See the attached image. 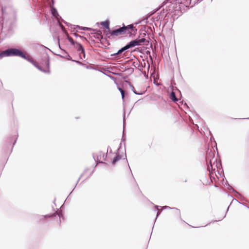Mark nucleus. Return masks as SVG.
Returning <instances> with one entry per match:
<instances>
[{
	"instance_id": "f257e3e1",
	"label": "nucleus",
	"mask_w": 249,
	"mask_h": 249,
	"mask_svg": "<svg viewBox=\"0 0 249 249\" xmlns=\"http://www.w3.org/2000/svg\"><path fill=\"white\" fill-rule=\"evenodd\" d=\"M16 56L24 57V53L20 50L16 48H9L0 53V57Z\"/></svg>"
},
{
	"instance_id": "f03ea898",
	"label": "nucleus",
	"mask_w": 249,
	"mask_h": 249,
	"mask_svg": "<svg viewBox=\"0 0 249 249\" xmlns=\"http://www.w3.org/2000/svg\"><path fill=\"white\" fill-rule=\"evenodd\" d=\"M164 5L168 4L166 7H172L173 9L177 8V4H179V8H181V5L188 7L191 4V0H167L163 2Z\"/></svg>"
},
{
	"instance_id": "7ed1b4c3",
	"label": "nucleus",
	"mask_w": 249,
	"mask_h": 249,
	"mask_svg": "<svg viewBox=\"0 0 249 249\" xmlns=\"http://www.w3.org/2000/svg\"><path fill=\"white\" fill-rule=\"evenodd\" d=\"M214 157V154L213 151L211 149H208L206 154V160L208 162L209 161V163L207 165V169L210 172V177H212L213 175V170H215V169L213 168V166L212 165V160Z\"/></svg>"
},
{
	"instance_id": "20e7f679",
	"label": "nucleus",
	"mask_w": 249,
	"mask_h": 249,
	"mask_svg": "<svg viewBox=\"0 0 249 249\" xmlns=\"http://www.w3.org/2000/svg\"><path fill=\"white\" fill-rule=\"evenodd\" d=\"M24 57H22V58L27 60L28 62H29L31 63H32L34 66H35L38 69H39L41 71H43V72H44L45 73H49L50 71H49V60H47L46 61V64L47 65L48 68H47V70H45L42 69L40 66H39L36 64V63L33 60V59L32 58L31 56H30L29 54L24 53Z\"/></svg>"
},
{
	"instance_id": "39448f33",
	"label": "nucleus",
	"mask_w": 249,
	"mask_h": 249,
	"mask_svg": "<svg viewBox=\"0 0 249 249\" xmlns=\"http://www.w3.org/2000/svg\"><path fill=\"white\" fill-rule=\"evenodd\" d=\"M145 41V39L142 38L141 39L137 38L135 40H132L127 43L125 46L126 48L128 49L134 47L136 46H140L141 44Z\"/></svg>"
},
{
	"instance_id": "423d86ee",
	"label": "nucleus",
	"mask_w": 249,
	"mask_h": 249,
	"mask_svg": "<svg viewBox=\"0 0 249 249\" xmlns=\"http://www.w3.org/2000/svg\"><path fill=\"white\" fill-rule=\"evenodd\" d=\"M75 48L77 50L79 53V57L81 59H84L86 58V54L85 52V49L83 46L79 43L76 42L75 44L74 45Z\"/></svg>"
},
{
	"instance_id": "0eeeda50",
	"label": "nucleus",
	"mask_w": 249,
	"mask_h": 249,
	"mask_svg": "<svg viewBox=\"0 0 249 249\" xmlns=\"http://www.w3.org/2000/svg\"><path fill=\"white\" fill-rule=\"evenodd\" d=\"M126 29L124 28L123 27H120L118 29H116L115 30H112L111 32H110V34L111 36H118L119 35H123L125 33V30Z\"/></svg>"
},
{
	"instance_id": "6e6552de",
	"label": "nucleus",
	"mask_w": 249,
	"mask_h": 249,
	"mask_svg": "<svg viewBox=\"0 0 249 249\" xmlns=\"http://www.w3.org/2000/svg\"><path fill=\"white\" fill-rule=\"evenodd\" d=\"M123 27L126 29L125 30V34H131L132 32L134 30V26L132 24L129 25L127 26H125L124 25Z\"/></svg>"
},
{
	"instance_id": "1a4fd4ad",
	"label": "nucleus",
	"mask_w": 249,
	"mask_h": 249,
	"mask_svg": "<svg viewBox=\"0 0 249 249\" xmlns=\"http://www.w3.org/2000/svg\"><path fill=\"white\" fill-rule=\"evenodd\" d=\"M50 7L51 8V12H52V15H53V17H54L55 18H56L57 19H58L59 15L57 13L56 9L55 8H54L53 7V6H52L51 5H50Z\"/></svg>"
},
{
	"instance_id": "9d476101",
	"label": "nucleus",
	"mask_w": 249,
	"mask_h": 249,
	"mask_svg": "<svg viewBox=\"0 0 249 249\" xmlns=\"http://www.w3.org/2000/svg\"><path fill=\"white\" fill-rule=\"evenodd\" d=\"M127 50V49L126 48V46H124V47L122 48L121 49H120L117 53H114L113 54H112V56H118L119 55L121 54L123 52Z\"/></svg>"
},
{
	"instance_id": "9b49d317",
	"label": "nucleus",
	"mask_w": 249,
	"mask_h": 249,
	"mask_svg": "<svg viewBox=\"0 0 249 249\" xmlns=\"http://www.w3.org/2000/svg\"><path fill=\"white\" fill-rule=\"evenodd\" d=\"M170 99L174 102L178 101V99L176 97V94L174 92L172 91L170 95Z\"/></svg>"
},
{
	"instance_id": "f8f14e48",
	"label": "nucleus",
	"mask_w": 249,
	"mask_h": 249,
	"mask_svg": "<svg viewBox=\"0 0 249 249\" xmlns=\"http://www.w3.org/2000/svg\"><path fill=\"white\" fill-rule=\"evenodd\" d=\"M101 24L104 26L106 29L109 30V22L107 21H104L101 23Z\"/></svg>"
},
{
	"instance_id": "ddd939ff",
	"label": "nucleus",
	"mask_w": 249,
	"mask_h": 249,
	"mask_svg": "<svg viewBox=\"0 0 249 249\" xmlns=\"http://www.w3.org/2000/svg\"><path fill=\"white\" fill-rule=\"evenodd\" d=\"M121 159V158L120 157L119 155H117L116 157H115L112 160V164H115L116 162H117L119 160Z\"/></svg>"
},
{
	"instance_id": "4468645a",
	"label": "nucleus",
	"mask_w": 249,
	"mask_h": 249,
	"mask_svg": "<svg viewBox=\"0 0 249 249\" xmlns=\"http://www.w3.org/2000/svg\"><path fill=\"white\" fill-rule=\"evenodd\" d=\"M68 39L69 40V41L72 45H74L75 44V43L76 42H75L73 39L70 36H68Z\"/></svg>"
},
{
	"instance_id": "2eb2a0df",
	"label": "nucleus",
	"mask_w": 249,
	"mask_h": 249,
	"mask_svg": "<svg viewBox=\"0 0 249 249\" xmlns=\"http://www.w3.org/2000/svg\"><path fill=\"white\" fill-rule=\"evenodd\" d=\"M131 89H132V91H133V92H134L135 94H137V95H141V94H143V93H142V92H137V91L135 90V89L134 87L133 86H131Z\"/></svg>"
},
{
	"instance_id": "dca6fc26",
	"label": "nucleus",
	"mask_w": 249,
	"mask_h": 249,
	"mask_svg": "<svg viewBox=\"0 0 249 249\" xmlns=\"http://www.w3.org/2000/svg\"><path fill=\"white\" fill-rule=\"evenodd\" d=\"M76 27L79 28L81 30H83L84 31H89L91 30L90 28H88V27H80L79 26H76Z\"/></svg>"
},
{
	"instance_id": "f3484780",
	"label": "nucleus",
	"mask_w": 249,
	"mask_h": 249,
	"mask_svg": "<svg viewBox=\"0 0 249 249\" xmlns=\"http://www.w3.org/2000/svg\"><path fill=\"white\" fill-rule=\"evenodd\" d=\"M119 89L120 91L122 98L124 99V91L120 88H119Z\"/></svg>"
},
{
	"instance_id": "a211bd4d",
	"label": "nucleus",
	"mask_w": 249,
	"mask_h": 249,
	"mask_svg": "<svg viewBox=\"0 0 249 249\" xmlns=\"http://www.w3.org/2000/svg\"><path fill=\"white\" fill-rule=\"evenodd\" d=\"M68 56L69 57L67 58L68 60L74 61V60H72L71 57L70 55H68ZM75 62H77L78 64H81V63L78 61H75Z\"/></svg>"
},
{
	"instance_id": "6ab92c4d",
	"label": "nucleus",
	"mask_w": 249,
	"mask_h": 249,
	"mask_svg": "<svg viewBox=\"0 0 249 249\" xmlns=\"http://www.w3.org/2000/svg\"><path fill=\"white\" fill-rule=\"evenodd\" d=\"M157 210H158V212H157V217H158L160 213V211L159 210V209L158 208H157Z\"/></svg>"
},
{
	"instance_id": "aec40b11",
	"label": "nucleus",
	"mask_w": 249,
	"mask_h": 249,
	"mask_svg": "<svg viewBox=\"0 0 249 249\" xmlns=\"http://www.w3.org/2000/svg\"><path fill=\"white\" fill-rule=\"evenodd\" d=\"M124 119H123V120H124Z\"/></svg>"
},
{
	"instance_id": "412c9836",
	"label": "nucleus",
	"mask_w": 249,
	"mask_h": 249,
	"mask_svg": "<svg viewBox=\"0 0 249 249\" xmlns=\"http://www.w3.org/2000/svg\"><path fill=\"white\" fill-rule=\"evenodd\" d=\"M169 10V12H168V13H170V11L171 10L170 9H169V10L167 9V11Z\"/></svg>"
},
{
	"instance_id": "4be33fe9",
	"label": "nucleus",
	"mask_w": 249,
	"mask_h": 249,
	"mask_svg": "<svg viewBox=\"0 0 249 249\" xmlns=\"http://www.w3.org/2000/svg\"><path fill=\"white\" fill-rule=\"evenodd\" d=\"M231 189L233 190V192H236L235 190H234L233 189H232L231 187Z\"/></svg>"
},
{
	"instance_id": "5701e85b",
	"label": "nucleus",
	"mask_w": 249,
	"mask_h": 249,
	"mask_svg": "<svg viewBox=\"0 0 249 249\" xmlns=\"http://www.w3.org/2000/svg\"><path fill=\"white\" fill-rule=\"evenodd\" d=\"M2 13H4V9L3 8L2 9Z\"/></svg>"
},
{
	"instance_id": "b1692460",
	"label": "nucleus",
	"mask_w": 249,
	"mask_h": 249,
	"mask_svg": "<svg viewBox=\"0 0 249 249\" xmlns=\"http://www.w3.org/2000/svg\"><path fill=\"white\" fill-rule=\"evenodd\" d=\"M52 2H53V0H52Z\"/></svg>"
},
{
	"instance_id": "393cba45",
	"label": "nucleus",
	"mask_w": 249,
	"mask_h": 249,
	"mask_svg": "<svg viewBox=\"0 0 249 249\" xmlns=\"http://www.w3.org/2000/svg\"><path fill=\"white\" fill-rule=\"evenodd\" d=\"M58 216H59V218H60V214H58Z\"/></svg>"
}]
</instances>
